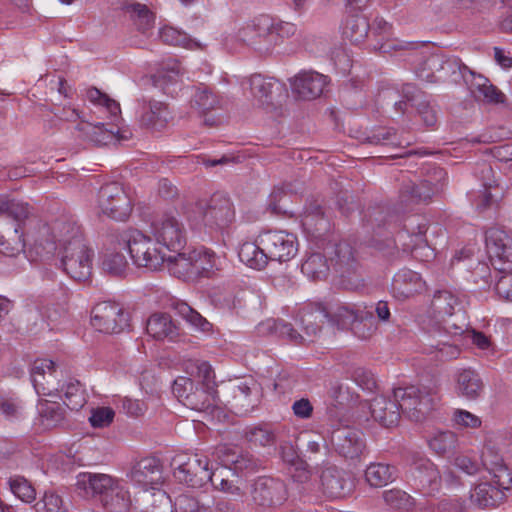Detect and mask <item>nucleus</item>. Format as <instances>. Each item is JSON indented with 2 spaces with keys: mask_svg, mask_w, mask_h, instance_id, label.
<instances>
[{
  "mask_svg": "<svg viewBox=\"0 0 512 512\" xmlns=\"http://www.w3.org/2000/svg\"><path fill=\"white\" fill-rule=\"evenodd\" d=\"M458 298L450 291H437L431 301L425 326L424 345L426 352L438 360L449 361L460 355L462 335L468 324L460 311Z\"/></svg>",
  "mask_w": 512,
  "mask_h": 512,
  "instance_id": "nucleus-1",
  "label": "nucleus"
},
{
  "mask_svg": "<svg viewBox=\"0 0 512 512\" xmlns=\"http://www.w3.org/2000/svg\"><path fill=\"white\" fill-rule=\"evenodd\" d=\"M154 241L141 233L140 231H132L127 239V246L132 260L138 266L143 263L144 256Z\"/></svg>",
  "mask_w": 512,
  "mask_h": 512,
  "instance_id": "nucleus-57",
  "label": "nucleus"
},
{
  "mask_svg": "<svg viewBox=\"0 0 512 512\" xmlns=\"http://www.w3.org/2000/svg\"><path fill=\"white\" fill-rule=\"evenodd\" d=\"M159 36L164 43L169 45L183 46L188 49H203L200 42L173 27H164L160 30Z\"/></svg>",
  "mask_w": 512,
  "mask_h": 512,
  "instance_id": "nucleus-58",
  "label": "nucleus"
},
{
  "mask_svg": "<svg viewBox=\"0 0 512 512\" xmlns=\"http://www.w3.org/2000/svg\"><path fill=\"white\" fill-rule=\"evenodd\" d=\"M238 256L241 262L256 270L263 269L270 260L258 239L256 242L243 243L239 248Z\"/></svg>",
  "mask_w": 512,
  "mask_h": 512,
  "instance_id": "nucleus-42",
  "label": "nucleus"
},
{
  "mask_svg": "<svg viewBox=\"0 0 512 512\" xmlns=\"http://www.w3.org/2000/svg\"><path fill=\"white\" fill-rule=\"evenodd\" d=\"M457 435L452 431H439L429 440V447L438 455H446L453 452L457 447Z\"/></svg>",
  "mask_w": 512,
  "mask_h": 512,
  "instance_id": "nucleus-60",
  "label": "nucleus"
},
{
  "mask_svg": "<svg viewBox=\"0 0 512 512\" xmlns=\"http://www.w3.org/2000/svg\"><path fill=\"white\" fill-rule=\"evenodd\" d=\"M130 476L135 483L152 487L161 479L160 465L155 458H143L133 466Z\"/></svg>",
  "mask_w": 512,
  "mask_h": 512,
  "instance_id": "nucleus-36",
  "label": "nucleus"
},
{
  "mask_svg": "<svg viewBox=\"0 0 512 512\" xmlns=\"http://www.w3.org/2000/svg\"><path fill=\"white\" fill-rule=\"evenodd\" d=\"M124 11L129 14L135 27L143 34H147L155 23V15L150 9L141 3L131 2L124 6Z\"/></svg>",
  "mask_w": 512,
  "mask_h": 512,
  "instance_id": "nucleus-47",
  "label": "nucleus"
},
{
  "mask_svg": "<svg viewBox=\"0 0 512 512\" xmlns=\"http://www.w3.org/2000/svg\"><path fill=\"white\" fill-rule=\"evenodd\" d=\"M92 326L103 333L117 334L128 325L127 314L117 303L101 302L92 310Z\"/></svg>",
  "mask_w": 512,
  "mask_h": 512,
  "instance_id": "nucleus-16",
  "label": "nucleus"
},
{
  "mask_svg": "<svg viewBox=\"0 0 512 512\" xmlns=\"http://www.w3.org/2000/svg\"><path fill=\"white\" fill-rule=\"evenodd\" d=\"M329 318V311L322 304H317L315 310L304 312L301 322L308 336H316L320 331V324Z\"/></svg>",
  "mask_w": 512,
  "mask_h": 512,
  "instance_id": "nucleus-61",
  "label": "nucleus"
},
{
  "mask_svg": "<svg viewBox=\"0 0 512 512\" xmlns=\"http://www.w3.org/2000/svg\"><path fill=\"white\" fill-rule=\"evenodd\" d=\"M258 242L273 261H289L298 251L296 236L285 231L264 232L258 236Z\"/></svg>",
  "mask_w": 512,
  "mask_h": 512,
  "instance_id": "nucleus-15",
  "label": "nucleus"
},
{
  "mask_svg": "<svg viewBox=\"0 0 512 512\" xmlns=\"http://www.w3.org/2000/svg\"><path fill=\"white\" fill-rule=\"evenodd\" d=\"M427 229L428 226L423 219L413 216L407 219L404 230L399 231L396 238H385L384 244L374 239V246L380 251H384L385 248L393 250L396 248L397 242H400L403 250L411 252L415 259L428 261L434 257V251L425 239Z\"/></svg>",
  "mask_w": 512,
  "mask_h": 512,
  "instance_id": "nucleus-4",
  "label": "nucleus"
},
{
  "mask_svg": "<svg viewBox=\"0 0 512 512\" xmlns=\"http://www.w3.org/2000/svg\"><path fill=\"white\" fill-rule=\"evenodd\" d=\"M201 224L210 231H221L235 220V210L231 200L221 194H214L208 204L199 207Z\"/></svg>",
  "mask_w": 512,
  "mask_h": 512,
  "instance_id": "nucleus-12",
  "label": "nucleus"
},
{
  "mask_svg": "<svg viewBox=\"0 0 512 512\" xmlns=\"http://www.w3.org/2000/svg\"><path fill=\"white\" fill-rule=\"evenodd\" d=\"M87 99L104 109L108 114L109 122L94 120H82L75 129L79 132V137L91 141L97 145H106L119 136L120 129L118 123L121 119L120 105L108 95L102 93L95 87L89 88L86 92Z\"/></svg>",
  "mask_w": 512,
  "mask_h": 512,
  "instance_id": "nucleus-2",
  "label": "nucleus"
},
{
  "mask_svg": "<svg viewBox=\"0 0 512 512\" xmlns=\"http://www.w3.org/2000/svg\"><path fill=\"white\" fill-rule=\"evenodd\" d=\"M301 270L311 279L320 280L326 277L329 267L322 254L313 253L302 263Z\"/></svg>",
  "mask_w": 512,
  "mask_h": 512,
  "instance_id": "nucleus-62",
  "label": "nucleus"
},
{
  "mask_svg": "<svg viewBox=\"0 0 512 512\" xmlns=\"http://www.w3.org/2000/svg\"><path fill=\"white\" fill-rule=\"evenodd\" d=\"M57 392L63 393L64 404L70 410H79L86 403L85 394L78 381L68 382L63 385Z\"/></svg>",
  "mask_w": 512,
  "mask_h": 512,
  "instance_id": "nucleus-63",
  "label": "nucleus"
},
{
  "mask_svg": "<svg viewBox=\"0 0 512 512\" xmlns=\"http://www.w3.org/2000/svg\"><path fill=\"white\" fill-rule=\"evenodd\" d=\"M151 232L168 250L178 251L186 243V229L176 212L157 214L151 222Z\"/></svg>",
  "mask_w": 512,
  "mask_h": 512,
  "instance_id": "nucleus-8",
  "label": "nucleus"
},
{
  "mask_svg": "<svg viewBox=\"0 0 512 512\" xmlns=\"http://www.w3.org/2000/svg\"><path fill=\"white\" fill-rule=\"evenodd\" d=\"M119 481L107 474L100 473H80L77 477L76 486L80 490H84L86 494L98 496L101 503L106 496L117 485Z\"/></svg>",
  "mask_w": 512,
  "mask_h": 512,
  "instance_id": "nucleus-25",
  "label": "nucleus"
},
{
  "mask_svg": "<svg viewBox=\"0 0 512 512\" xmlns=\"http://www.w3.org/2000/svg\"><path fill=\"white\" fill-rule=\"evenodd\" d=\"M98 207L108 217L124 221L132 211V202L124 187L120 183L112 182L100 188Z\"/></svg>",
  "mask_w": 512,
  "mask_h": 512,
  "instance_id": "nucleus-11",
  "label": "nucleus"
},
{
  "mask_svg": "<svg viewBox=\"0 0 512 512\" xmlns=\"http://www.w3.org/2000/svg\"><path fill=\"white\" fill-rule=\"evenodd\" d=\"M61 266L65 273L75 281H86L92 270L93 252L85 242H76L61 251Z\"/></svg>",
  "mask_w": 512,
  "mask_h": 512,
  "instance_id": "nucleus-14",
  "label": "nucleus"
},
{
  "mask_svg": "<svg viewBox=\"0 0 512 512\" xmlns=\"http://www.w3.org/2000/svg\"><path fill=\"white\" fill-rule=\"evenodd\" d=\"M55 374L56 366L52 360L36 359L33 362L30 375L37 394L52 396L59 390Z\"/></svg>",
  "mask_w": 512,
  "mask_h": 512,
  "instance_id": "nucleus-22",
  "label": "nucleus"
},
{
  "mask_svg": "<svg viewBox=\"0 0 512 512\" xmlns=\"http://www.w3.org/2000/svg\"><path fill=\"white\" fill-rule=\"evenodd\" d=\"M0 216L14 221V228L24 229L26 221L32 216V208L26 202L0 196Z\"/></svg>",
  "mask_w": 512,
  "mask_h": 512,
  "instance_id": "nucleus-35",
  "label": "nucleus"
},
{
  "mask_svg": "<svg viewBox=\"0 0 512 512\" xmlns=\"http://www.w3.org/2000/svg\"><path fill=\"white\" fill-rule=\"evenodd\" d=\"M464 83L468 86L471 94L476 100L486 103L499 104L504 103L505 95L486 77L477 74L470 69Z\"/></svg>",
  "mask_w": 512,
  "mask_h": 512,
  "instance_id": "nucleus-26",
  "label": "nucleus"
},
{
  "mask_svg": "<svg viewBox=\"0 0 512 512\" xmlns=\"http://www.w3.org/2000/svg\"><path fill=\"white\" fill-rule=\"evenodd\" d=\"M194 280L212 277L220 269L219 258L209 250H193Z\"/></svg>",
  "mask_w": 512,
  "mask_h": 512,
  "instance_id": "nucleus-43",
  "label": "nucleus"
},
{
  "mask_svg": "<svg viewBox=\"0 0 512 512\" xmlns=\"http://www.w3.org/2000/svg\"><path fill=\"white\" fill-rule=\"evenodd\" d=\"M485 242L491 264L502 274L497 280L496 292L500 297L512 301V236L492 227L486 231Z\"/></svg>",
  "mask_w": 512,
  "mask_h": 512,
  "instance_id": "nucleus-3",
  "label": "nucleus"
},
{
  "mask_svg": "<svg viewBox=\"0 0 512 512\" xmlns=\"http://www.w3.org/2000/svg\"><path fill=\"white\" fill-rule=\"evenodd\" d=\"M370 25L367 19L360 15L347 18L343 34L354 44L362 43L369 35Z\"/></svg>",
  "mask_w": 512,
  "mask_h": 512,
  "instance_id": "nucleus-55",
  "label": "nucleus"
},
{
  "mask_svg": "<svg viewBox=\"0 0 512 512\" xmlns=\"http://www.w3.org/2000/svg\"><path fill=\"white\" fill-rule=\"evenodd\" d=\"M258 396L259 387L253 379L242 381L233 388L234 407L246 412L255 406Z\"/></svg>",
  "mask_w": 512,
  "mask_h": 512,
  "instance_id": "nucleus-41",
  "label": "nucleus"
},
{
  "mask_svg": "<svg viewBox=\"0 0 512 512\" xmlns=\"http://www.w3.org/2000/svg\"><path fill=\"white\" fill-rule=\"evenodd\" d=\"M174 476L191 487H202L211 480L206 456L180 454L173 458Z\"/></svg>",
  "mask_w": 512,
  "mask_h": 512,
  "instance_id": "nucleus-10",
  "label": "nucleus"
},
{
  "mask_svg": "<svg viewBox=\"0 0 512 512\" xmlns=\"http://www.w3.org/2000/svg\"><path fill=\"white\" fill-rule=\"evenodd\" d=\"M402 98V100L395 103L397 111L404 113L407 110L408 105H410L412 107H416L426 126L433 127L436 124V112L426 100L424 93L416 86L413 84H405L402 88Z\"/></svg>",
  "mask_w": 512,
  "mask_h": 512,
  "instance_id": "nucleus-20",
  "label": "nucleus"
},
{
  "mask_svg": "<svg viewBox=\"0 0 512 512\" xmlns=\"http://www.w3.org/2000/svg\"><path fill=\"white\" fill-rule=\"evenodd\" d=\"M331 262L337 273L342 278L356 274L358 262L355 257V250L348 242H340L335 247V256Z\"/></svg>",
  "mask_w": 512,
  "mask_h": 512,
  "instance_id": "nucleus-37",
  "label": "nucleus"
},
{
  "mask_svg": "<svg viewBox=\"0 0 512 512\" xmlns=\"http://www.w3.org/2000/svg\"><path fill=\"white\" fill-rule=\"evenodd\" d=\"M24 229L14 228L0 233V253L7 257H16L24 252Z\"/></svg>",
  "mask_w": 512,
  "mask_h": 512,
  "instance_id": "nucleus-52",
  "label": "nucleus"
},
{
  "mask_svg": "<svg viewBox=\"0 0 512 512\" xmlns=\"http://www.w3.org/2000/svg\"><path fill=\"white\" fill-rule=\"evenodd\" d=\"M326 84V76L317 72H303L294 78L291 87L298 98L312 100L322 94Z\"/></svg>",
  "mask_w": 512,
  "mask_h": 512,
  "instance_id": "nucleus-27",
  "label": "nucleus"
},
{
  "mask_svg": "<svg viewBox=\"0 0 512 512\" xmlns=\"http://www.w3.org/2000/svg\"><path fill=\"white\" fill-rule=\"evenodd\" d=\"M257 26L260 34L267 37L270 53L285 39L292 37L297 30L293 23L276 21L268 15H260Z\"/></svg>",
  "mask_w": 512,
  "mask_h": 512,
  "instance_id": "nucleus-24",
  "label": "nucleus"
},
{
  "mask_svg": "<svg viewBox=\"0 0 512 512\" xmlns=\"http://www.w3.org/2000/svg\"><path fill=\"white\" fill-rule=\"evenodd\" d=\"M470 69L459 57L445 54H431L417 68L418 78L429 83L464 82Z\"/></svg>",
  "mask_w": 512,
  "mask_h": 512,
  "instance_id": "nucleus-5",
  "label": "nucleus"
},
{
  "mask_svg": "<svg viewBox=\"0 0 512 512\" xmlns=\"http://www.w3.org/2000/svg\"><path fill=\"white\" fill-rule=\"evenodd\" d=\"M397 478V469L387 463H371L365 470V479L372 487H383Z\"/></svg>",
  "mask_w": 512,
  "mask_h": 512,
  "instance_id": "nucleus-49",
  "label": "nucleus"
},
{
  "mask_svg": "<svg viewBox=\"0 0 512 512\" xmlns=\"http://www.w3.org/2000/svg\"><path fill=\"white\" fill-rule=\"evenodd\" d=\"M489 482L477 484L470 493V501L479 508L495 507L501 503L505 496V491L511 488H502L500 485Z\"/></svg>",
  "mask_w": 512,
  "mask_h": 512,
  "instance_id": "nucleus-31",
  "label": "nucleus"
},
{
  "mask_svg": "<svg viewBox=\"0 0 512 512\" xmlns=\"http://www.w3.org/2000/svg\"><path fill=\"white\" fill-rule=\"evenodd\" d=\"M411 481L414 488L425 496H432L441 488L440 473L429 459H420L413 464Z\"/></svg>",
  "mask_w": 512,
  "mask_h": 512,
  "instance_id": "nucleus-19",
  "label": "nucleus"
},
{
  "mask_svg": "<svg viewBox=\"0 0 512 512\" xmlns=\"http://www.w3.org/2000/svg\"><path fill=\"white\" fill-rule=\"evenodd\" d=\"M320 478L323 493L329 498H343L352 490V484L346 474L337 467L325 468Z\"/></svg>",
  "mask_w": 512,
  "mask_h": 512,
  "instance_id": "nucleus-29",
  "label": "nucleus"
},
{
  "mask_svg": "<svg viewBox=\"0 0 512 512\" xmlns=\"http://www.w3.org/2000/svg\"><path fill=\"white\" fill-rule=\"evenodd\" d=\"M446 180V171L439 167L434 168L426 179L417 183H404L400 189V201L407 207L428 203L432 196L443 188Z\"/></svg>",
  "mask_w": 512,
  "mask_h": 512,
  "instance_id": "nucleus-9",
  "label": "nucleus"
},
{
  "mask_svg": "<svg viewBox=\"0 0 512 512\" xmlns=\"http://www.w3.org/2000/svg\"><path fill=\"white\" fill-rule=\"evenodd\" d=\"M456 389L468 399H476L483 391V382L478 373L472 369H463L457 375Z\"/></svg>",
  "mask_w": 512,
  "mask_h": 512,
  "instance_id": "nucleus-44",
  "label": "nucleus"
},
{
  "mask_svg": "<svg viewBox=\"0 0 512 512\" xmlns=\"http://www.w3.org/2000/svg\"><path fill=\"white\" fill-rule=\"evenodd\" d=\"M332 441L335 443L338 452L345 458H357L365 448L362 433L355 429H338L333 433Z\"/></svg>",
  "mask_w": 512,
  "mask_h": 512,
  "instance_id": "nucleus-30",
  "label": "nucleus"
},
{
  "mask_svg": "<svg viewBox=\"0 0 512 512\" xmlns=\"http://www.w3.org/2000/svg\"><path fill=\"white\" fill-rule=\"evenodd\" d=\"M279 449L282 460L294 470L293 477L299 482L307 481L311 475L309 465L300 457L296 446L283 441Z\"/></svg>",
  "mask_w": 512,
  "mask_h": 512,
  "instance_id": "nucleus-38",
  "label": "nucleus"
},
{
  "mask_svg": "<svg viewBox=\"0 0 512 512\" xmlns=\"http://www.w3.org/2000/svg\"><path fill=\"white\" fill-rule=\"evenodd\" d=\"M304 230L312 236L319 235L329 229V221L321 206L317 203H311L303 212L301 219Z\"/></svg>",
  "mask_w": 512,
  "mask_h": 512,
  "instance_id": "nucleus-40",
  "label": "nucleus"
},
{
  "mask_svg": "<svg viewBox=\"0 0 512 512\" xmlns=\"http://www.w3.org/2000/svg\"><path fill=\"white\" fill-rule=\"evenodd\" d=\"M365 306L356 304H341L329 311L327 321L336 324L341 329L350 328Z\"/></svg>",
  "mask_w": 512,
  "mask_h": 512,
  "instance_id": "nucleus-53",
  "label": "nucleus"
},
{
  "mask_svg": "<svg viewBox=\"0 0 512 512\" xmlns=\"http://www.w3.org/2000/svg\"><path fill=\"white\" fill-rule=\"evenodd\" d=\"M245 438L253 447H269L276 443V434L268 425L248 427Z\"/></svg>",
  "mask_w": 512,
  "mask_h": 512,
  "instance_id": "nucleus-56",
  "label": "nucleus"
},
{
  "mask_svg": "<svg viewBox=\"0 0 512 512\" xmlns=\"http://www.w3.org/2000/svg\"><path fill=\"white\" fill-rule=\"evenodd\" d=\"M242 85H248L254 105L265 111L276 110L287 97V89L278 80L254 74L243 81Z\"/></svg>",
  "mask_w": 512,
  "mask_h": 512,
  "instance_id": "nucleus-7",
  "label": "nucleus"
},
{
  "mask_svg": "<svg viewBox=\"0 0 512 512\" xmlns=\"http://www.w3.org/2000/svg\"><path fill=\"white\" fill-rule=\"evenodd\" d=\"M350 329L359 339L370 338L377 330V323L373 312L368 310L365 306L357 319L351 325Z\"/></svg>",
  "mask_w": 512,
  "mask_h": 512,
  "instance_id": "nucleus-59",
  "label": "nucleus"
},
{
  "mask_svg": "<svg viewBox=\"0 0 512 512\" xmlns=\"http://www.w3.org/2000/svg\"><path fill=\"white\" fill-rule=\"evenodd\" d=\"M181 78L180 64L173 60L163 65L151 76V83L166 95L173 96Z\"/></svg>",
  "mask_w": 512,
  "mask_h": 512,
  "instance_id": "nucleus-34",
  "label": "nucleus"
},
{
  "mask_svg": "<svg viewBox=\"0 0 512 512\" xmlns=\"http://www.w3.org/2000/svg\"><path fill=\"white\" fill-rule=\"evenodd\" d=\"M52 229L56 240V248L64 251L67 246H75L76 242H84L82 232L77 223L67 215L52 220Z\"/></svg>",
  "mask_w": 512,
  "mask_h": 512,
  "instance_id": "nucleus-28",
  "label": "nucleus"
},
{
  "mask_svg": "<svg viewBox=\"0 0 512 512\" xmlns=\"http://www.w3.org/2000/svg\"><path fill=\"white\" fill-rule=\"evenodd\" d=\"M393 397L400 413L415 422L425 419L435 405L431 390L425 386L397 387L393 390Z\"/></svg>",
  "mask_w": 512,
  "mask_h": 512,
  "instance_id": "nucleus-6",
  "label": "nucleus"
},
{
  "mask_svg": "<svg viewBox=\"0 0 512 512\" xmlns=\"http://www.w3.org/2000/svg\"><path fill=\"white\" fill-rule=\"evenodd\" d=\"M173 120L169 105L163 101L143 99L138 114V123L152 132L164 130Z\"/></svg>",
  "mask_w": 512,
  "mask_h": 512,
  "instance_id": "nucleus-17",
  "label": "nucleus"
},
{
  "mask_svg": "<svg viewBox=\"0 0 512 512\" xmlns=\"http://www.w3.org/2000/svg\"><path fill=\"white\" fill-rule=\"evenodd\" d=\"M168 271L174 277L185 281H194L193 250L166 256Z\"/></svg>",
  "mask_w": 512,
  "mask_h": 512,
  "instance_id": "nucleus-39",
  "label": "nucleus"
},
{
  "mask_svg": "<svg viewBox=\"0 0 512 512\" xmlns=\"http://www.w3.org/2000/svg\"><path fill=\"white\" fill-rule=\"evenodd\" d=\"M371 415L375 421L384 427H391L398 423L400 411L395 398L393 400L385 396H376L370 403Z\"/></svg>",
  "mask_w": 512,
  "mask_h": 512,
  "instance_id": "nucleus-33",
  "label": "nucleus"
},
{
  "mask_svg": "<svg viewBox=\"0 0 512 512\" xmlns=\"http://www.w3.org/2000/svg\"><path fill=\"white\" fill-rule=\"evenodd\" d=\"M147 333L156 340L176 341L179 337V328L171 316L166 313L151 315L146 325Z\"/></svg>",
  "mask_w": 512,
  "mask_h": 512,
  "instance_id": "nucleus-32",
  "label": "nucleus"
},
{
  "mask_svg": "<svg viewBox=\"0 0 512 512\" xmlns=\"http://www.w3.org/2000/svg\"><path fill=\"white\" fill-rule=\"evenodd\" d=\"M426 289V283L420 274L410 269L399 270L393 277L391 293L399 301H405L422 293Z\"/></svg>",
  "mask_w": 512,
  "mask_h": 512,
  "instance_id": "nucleus-23",
  "label": "nucleus"
},
{
  "mask_svg": "<svg viewBox=\"0 0 512 512\" xmlns=\"http://www.w3.org/2000/svg\"><path fill=\"white\" fill-rule=\"evenodd\" d=\"M103 506L111 512H131L134 509L128 490L118 482L113 492L103 501Z\"/></svg>",
  "mask_w": 512,
  "mask_h": 512,
  "instance_id": "nucleus-54",
  "label": "nucleus"
},
{
  "mask_svg": "<svg viewBox=\"0 0 512 512\" xmlns=\"http://www.w3.org/2000/svg\"><path fill=\"white\" fill-rule=\"evenodd\" d=\"M481 466L502 488H512V472L508 469L493 435H487L480 453Z\"/></svg>",
  "mask_w": 512,
  "mask_h": 512,
  "instance_id": "nucleus-13",
  "label": "nucleus"
},
{
  "mask_svg": "<svg viewBox=\"0 0 512 512\" xmlns=\"http://www.w3.org/2000/svg\"><path fill=\"white\" fill-rule=\"evenodd\" d=\"M172 392L184 405L194 410L203 411L212 405L209 394L198 387L194 390L192 379L185 376L174 380Z\"/></svg>",
  "mask_w": 512,
  "mask_h": 512,
  "instance_id": "nucleus-21",
  "label": "nucleus"
},
{
  "mask_svg": "<svg viewBox=\"0 0 512 512\" xmlns=\"http://www.w3.org/2000/svg\"><path fill=\"white\" fill-rule=\"evenodd\" d=\"M209 482L218 490L232 495H240V479L231 468L220 467L211 471Z\"/></svg>",
  "mask_w": 512,
  "mask_h": 512,
  "instance_id": "nucleus-45",
  "label": "nucleus"
},
{
  "mask_svg": "<svg viewBox=\"0 0 512 512\" xmlns=\"http://www.w3.org/2000/svg\"><path fill=\"white\" fill-rule=\"evenodd\" d=\"M27 234L36 249L41 248L48 254L53 253L57 249L52 221L49 223L38 221Z\"/></svg>",
  "mask_w": 512,
  "mask_h": 512,
  "instance_id": "nucleus-46",
  "label": "nucleus"
},
{
  "mask_svg": "<svg viewBox=\"0 0 512 512\" xmlns=\"http://www.w3.org/2000/svg\"><path fill=\"white\" fill-rule=\"evenodd\" d=\"M259 16L256 17L250 24H247L239 30L238 37L241 41L251 46L255 51L260 54H270V47L266 41V36L260 34L258 30Z\"/></svg>",
  "mask_w": 512,
  "mask_h": 512,
  "instance_id": "nucleus-51",
  "label": "nucleus"
},
{
  "mask_svg": "<svg viewBox=\"0 0 512 512\" xmlns=\"http://www.w3.org/2000/svg\"><path fill=\"white\" fill-rule=\"evenodd\" d=\"M186 370L191 376L201 381L202 387L200 389H203L209 394L210 402L213 404L214 393L216 391L214 389V372L211 365L205 361H190L186 365Z\"/></svg>",
  "mask_w": 512,
  "mask_h": 512,
  "instance_id": "nucleus-48",
  "label": "nucleus"
},
{
  "mask_svg": "<svg viewBox=\"0 0 512 512\" xmlns=\"http://www.w3.org/2000/svg\"><path fill=\"white\" fill-rule=\"evenodd\" d=\"M10 491L21 501L31 503L36 499V490L26 478L20 475L8 479Z\"/></svg>",
  "mask_w": 512,
  "mask_h": 512,
  "instance_id": "nucleus-64",
  "label": "nucleus"
},
{
  "mask_svg": "<svg viewBox=\"0 0 512 512\" xmlns=\"http://www.w3.org/2000/svg\"><path fill=\"white\" fill-rule=\"evenodd\" d=\"M191 108L199 114H207L222 108L221 97L205 86L198 87L191 100Z\"/></svg>",
  "mask_w": 512,
  "mask_h": 512,
  "instance_id": "nucleus-50",
  "label": "nucleus"
},
{
  "mask_svg": "<svg viewBox=\"0 0 512 512\" xmlns=\"http://www.w3.org/2000/svg\"><path fill=\"white\" fill-rule=\"evenodd\" d=\"M252 498L259 506H280L287 499L286 485L279 479L260 477L254 482Z\"/></svg>",
  "mask_w": 512,
  "mask_h": 512,
  "instance_id": "nucleus-18",
  "label": "nucleus"
}]
</instances>
